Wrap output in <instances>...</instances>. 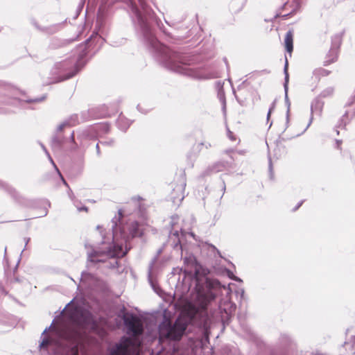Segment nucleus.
<instances>
[{
    "mask_svg": "<svg viewBox=\"0 0 355 355\" xmlns=\"http://www.w3.org/2000/svg\"><path fill=\"white\" fill-rule=\"evenodd\" d=\"M235 279L237 280V281H240V279H238V278H235Z\"/></svg>",
    "mask_w": 355,
    "mask_h": 355,
    "instance_id": "nucleus-31",
    "label": "nucleus"
},
{
    "mask_svg": "<svg viewBox=\"0 0 355 355\" xmlns=\"http://www.w3.org/2000/svg\"><path fill=\"white\" fill-rule=\"evenodd\" d=\"M352 355H355V352Z\"/></svg>",
    "mask_w": 355,
    "mask_h": 355,
    "instance_id": "nucleus-32",
    "label": "nucleus"
},
{
    "mask_svg": "<svg viewBox=\"0 0 355 355\" xmlns=\"http://www.w3.org/2000/svg\"><path fill=\"white\" fill-rule=\"evenodd\" d=\"M179 220L178 216H173L171 218V226L173 228L174 225L177 223L178 220Z\"/></svg>",
    "mask_w": 355,
    "mask_h": 355,
    "instance_id": "nucleus-13",
    "label": "nucleus"
},
{
    "mask_svg": "<svg viewBox=\"0 0 355 355\" xmlns=\"http://www.w3.org/2000/svg\"><path fill=\"white\" fill-rule=\"evenodd\" d=\"M70 324L67 327H51L49 338H44L40 344L41 348L47 347L57 354L71 350V355H78V345L80 339L87 329H94L95 324L90 313L76 300L69 303L62 312Z\"/></svg>",
    "mask_w": 355,
    "mask_h": 355,
    "instance_id": "nucleus-1",
    "label": "nucleus"
},
{
    "mask_svg": "<svg viewBox=\"0 0 355 355\" xmlns=\"http://www.w3.org/2000/svg\"><path fill=\"white\" fill-rule=\"evenodd\" d=\"M42 101V99H34L32 101L33 102H38V101Z\"/></svg>",
    "mask_w": 355,
    "mask_h": 355,
    "instance_id": "nucleus-23",
    "label": "nucleus"
},
{
    "mask_svg": "<svg viewBox=\"0 0 355 355\" xmlns=\"http://www.w3.org/2000/svg\"><path fill=\"white\" fill-rule=\"evenodd\" d=\"M67 125H68V123H65V122H64V123H61L60 125H59L58 126V130L59 131H62V130H63V129H64V128Z\"/></svg>",
    "mask_w": 355,
    "mask_h": 355,
    "instance_id": "nucleus-15",
    "label": "nucleus"
},
{
    "mask_svg": "<svg viewBox=\"0 0 355 355\" xmlns=\"http://www.w3.org/2000/svg\"><path fill=\"white\" fill-rule=\"evenodd\" d=\"M274 106H275V105H272V107L270 108V110H269V112H268V115H267V119H269V117H270V116L271 112H272V109L274 108Z\"/></svg>",
    "mask_w": 355,
    "mask_h": 355,
    "instance_id": "nucleus-19",
    "label": "nucleus"
},
{
    "mask_svg": "<svg viewBox=\"0 0 355 355\" xmlns=\"http://www.w3.org/2000/svg\"><path fill=\"white\" fill-rule=\"evenodd\" d=\"M141 10L138 8H133V11L138 19V21L141 23L144 22L146 20V17L150 15V10L148 8L145 3L141 0H139Z\"/></svg>",
    "mask_w": 355,
    "mask_h": 355,
    "instance_id": "nucleus-5",
    "label": "nucleus"
},
{
    "mask_svg": "<svg viewBox=\"0 0 355 355\" xmlns=\"http://www.w3.org/2000/svg\"><path fill=\"white\" fill-rule=\"evenodd\" d=\"M269 168H270V170H271L272 164H271V161L270 160V162H269Z\"/></svg>",
    "mask_w": 355,
    "mask_h": 355,
    "instance_id": "nucleus-24",
    "label": "nucleus"
},
{
    "mask_svg": "<svg viewBox=\"0 0 355 355\" xmlns=\"http://www.w3.org/2000/svg\"><path fill=\"white\" fill-rule=\"evenodd\" d=\"M96 148L98 149V144H96Z\"/></svg>",
    "mask_w": 355,
    "mask_h": 355,
    "instance_id": "nucleus-30",
    "label": "nucleus"
},
{
    "mask_svg": "<svg viewBox=\"0 0 355 355\" xmlns=\"http://www.w3.org/2000/svg\"><path fill=\"white\" fill-rule=\"evenodd\" d=\"M169 67L175 71H177L178 73H186V69L184 66H182L181 64H170L169 65Z\"/></svg>",
    "mask_w": 355,
    "mask_h": 355,
    "instance_id": "nucleus-11",
    "label": "nucleus"
},
{
    "mask_svg": "<svg viewBox=\"0 0 355 355\" xmlns=\"http://www.w3.org/2000/svg\"><path fill=\"white\" fill-rule=\"evenodd\" d=\"M325 92H324L322 93V96H327V95H329V94H331L333 92V89H328V91H327V94H326Z\"/></svg>",
    "mask_w": 355,
    "mask_h": 355,
    "instance_id": "nucleus-17",
    "label": "nucleus"
},
{
    "mask_svg": "<svg viewBox=\"0 0 355 355\" xmlns=\"http://www.w3.org/2000/svg\"><path fill=\"white\" fill-rule=\"evenodd\" d=\"M47 154H49L47 152H46ZM49 157V159L51 160V163L54 165V166L56 168L53 159H51V157L49 156V155H48Z\"/></svg>",
    "mask_w": 355,
    "mask_h": 355,
    "instance_id": "nucleus-21",
    "label": "nucleus"
},
{
    "mask_svg": "<svg viewBox=\"0 0 355 355\" xmlns=\"http://www.w3.org/2000/svg\"><path fill=\"white\" fill-rule=\"evenodd\" d=\"M74 74H75V73H73V74H71V75H70V76H67V78H69L72 77Z\"/></svg>",
    "mask_w": 355,
    "mask_h": 355,
    "instance_id": "nucleus-25",
    "label": "nucleus"
},
{
    "mask_svg": "<svg viewBox=\"0 0 355 355\" xmlns=\"http://www.w3.org/2000/svg\"><path fill=\"white\" fill-rule=\"evenodd\" d=\"M117 263L116 260L114 259L113 263H111L112 266L114 267Z\"/></svg>",
    "mask_w": 355,
    "mask_h": 355,
    "instance_id": "nucleus-22",
    "label": "nucleus"
},
{
    "mask_svg": "<svg viewBox=\"0 0 355 355\" xmlns=\"http://www.w3.org/2000/svg\"><path fill=\"white\" fill-rule=\"evenodd\" d=\"M195 270H196V273H198V270H197V267L196 266L195 267Z\"/></svg>",
    "mask_w": 355,
    "mask_h": 355,
    "instance_id": "nucleus-28",
    "label": "nucleus"
},
{
    "mask_svg": "<svg viewBox=\"0 0 355 355\" xmlns=\"http://www.w3.org/2000/svg\"><path fill=\"white\" fill-rule=\"evenodd\" d=\"M302 202H300V203L298 205V206L295 208V209H297L299 207H300V206H301V205H302Z\"/></svg>",
    "mask_w": 355,
    "mask_h": 355,
    "instance_id": "nucleus-26",
    "label": "nucleus"
},
{
    "mask_svg": "<svg viewBox=\"0 0 355 355\" xmlns=\"http://www.w3.org/2000/svg\"><path fill=\"white\" fill-rule=\"evenodd\" d=\"M119 217L112 220V232L104 234L101 226H97L103 241L99 247L92 252H88V259L90 262H105L109 259L123 257L128 252L127 245L123 248V243L133 237L141 235V230L136 222L123 225H117Z\"/></svg>",
    "mask_w": 355,
    "mask_h": 355,
    "instance_id": "nucleus-3",
    "label": "nucleus"
},
{
    "mask_svg": "<svg viewBox=\"0 0 355 355\" xmlns=\"http://www.w3.org/2000/svg\"><path fill=\"white\" fill-rule=\"evenodd\" d=\"M227 135H228V137H229V138H230V139H232V140H236V139H235V138H234V137L233 136V133H232V132L229 131V132H228V133H227Z\"/></svg>",
    "mask_w": 355,
    "mask_h": 355,
    "instance_id": "nucleus-18",
    "label": "nucleus"
},
{
    "mask_svg": "<svg viewBox=\"0 0 355 355\" xmlns=\"http://www.w3.org/2000/svg\"><path fill=\"white\" fill-rule=\"evenodd\" d=\"M331 52L334 54V58L331 60V62H334L337 58V51L334 49L332 50Z\"/></svg>",
    "mask_w": 355,
    "mask_h": 355,
    "instance_id": "nucleus-16",
    "label": "nucleus"
},
{
    "mask_svg": "<svg viewBox=\"0 0 355 355\" xmlns=\"http://www.w3.org/2000/svg\"><path fill=\"white\" fill-rule=\"evenodd\" d=\"M181 250H182V256L184 254V263H187L188 266H196V258L190 254H188L186 251L184 247L181 245Z\"/></svg>",
    "mask_w": 355,
    "mask_h": 355,
    "instance_id": "nucleus-6",
    "label": "nucleus"
},
{
    "mask_svg": "<svg viewBox=\"0 0 355 355\" xmlns=\"http://www.w3.org/2000/svg\"><path fill=\"white\" fill-rule=\"evenodd\" d=\"M300 6L299 3L295 0H288L285 4H284V9L288 10L289 8H291V11L288 13L289 15L291 14L293 12L295 11L297 9H298Z\"/></svg>",
    "mask_w": 355,
    "mask_h": 355,
    "instance_id": "nucleus-8",
    "label": "nucleus"
},
{
    "mask_svg": "<svg viewBox=\"0 0 355 355\" xmlns=\"http://www.w3.org/2000/svg\"><path fill=\"white\" fill-rule=\"evenodd\" d=\"M125 324L128 331L133 336L132 338H123L111 350L110 355H138L141 342L137 338L143 331L141 320L132 315L124 317Z\"/></svg>",
    "mask_w": 355,
    "mask_h": 355,
    "instance_id": "nucleus-4",
    "label": "nucleus"
},
{
    "mask_svg": "<svg viewBox=\"0 0 355 355\" xmlns=\"http://www.w3.org/2000/svg\"><path fill=\"white\" fill-rule=\"evenodd\" d=\"M119 214L120 216H121V214H122L121 211H119Z\"/></svg>",
    "mask_w": 355,
    "mask_h": 355,
    "instance_id": "nucleus-29",
    "label": "nucleus"
},
{
    "mask_svg": "<svg viewBox=\"0 0 355 355\" xmlns=\"http://www.w3.org/2000/svg\"><path fill=\"white\" fill-rule=\"evenodd\" d=\"M221 290L225 291L227 295H230L232 292L229 286H222L217 280L207 278L199 279L197 277L196 291L191 297V302L193 304L191 305V310L187 315L182 312L173 326L168 320L164 321L159 328L160 338L180 339L197 311L196 306L205 309L210 301L215 299L218 292Z\"/></svg>",
    "mask_w": 355,
    "mask_h": 355,
    "instance_id": "nucleus-2",
    "label": "nucleus"
},
{
    "mask_svg": "<svg viewBox=\"0 0 355 355\" xmlns=\"http://www.w3.org/2000/svg\"><path fill=\"white\" fill-rule=\"evenodd\" d=\"M230 309L228 311L226 310V309H224V310L227 312V313H231L233 311H234L235 308H236V306L232 303L230 302Z\"/></svg>",
    "mask_w": 355,
    "mask_h": 355,
    "instance_id": "nucleus-14",
    "label": "nucleus"
},
{
    "mask_svg": "<svg viewBox=\"0 0 355 355\" xmlns=\"http://www.w3.org/2000/svg\"><path fill=\"white\" fill-rule=\"evenodd\" d=\"M293 33L291 31H288L286 34L284 43H285V47H286V51L288 53H289L290 54L293 51Z\"/></svg>",
    "mask_w": 355,
    "mask_h": 355,
    "instance_id": "nucleus-7",
    "label": "nucleus"
},
{
    "mask_svg": "<svg viewBox=\"0 0 355 355\" xmlns=\"http://www.w3.org/2000/svg\"><path fill=\"white\" fill-rule=\"evenodd\" d=\"M78 211H82V210L87 211V208L85 207H81V208H78Z\"/></svg>",
    "mask_w": 355,
    "mask_h": 355,
    "instance_id": "nucleus-20",
    "label": "nucleus"
},
{
    "mask_svg": "<svg viewBox=\"0 0 355 355\" xmlns=\"http://www.w3.org/2000/svg\"><path fill=\"white\" fill-rule=\"evenodd\" d=\"M284 73H285V83H284V89H285V97L286 100L288 101V61L286 60L285 67H284Z\"/></svg>",
    "mask_w": 355,
    "mask_h": 355,
    "instance_id": "nucleus-10",
    "label": "nucleus"
},
{
    "mask_svg": "<svg viewBox=\"0 0 355 355\" xmlns=\"http://www.w3.org/2000/svg\"><path fill=\"white\" fill-rule=\"evenodd\" d=\"M223 168H224V166L223 164H216L214 168H213V171L214 172H218V171H221L223 170Z\"/></svg>",
    "mask_w": 355,
    "mask_h": 355,
    "instance_id": "nucleus-12",
    "label": "nucleus"
},
{
    "mask_svg": "<svg viewBox=\"0 0 355 355\" xmlns=\"http://www.w3.org/2000/svg\"><path fill=\"white\" fill-rule=\"evenodd\" d=\"M173 234L177 237H179V234L177 230H173ZM187 234L196 239L195 235L193 232H186L182 228H181V238H178L179 243H181L182 237L187 236Z\"/></svg>",
    "mask_w": 355,
    "mask_h": 355,
    "instance_id": "nucleus-9",
    "label": "nucleus"
},
{
    "mask_svg": "<svg viewBox=\"0 0 355 355\" xmlns=\"http://www.w3.org/2000/svg\"><path fill=\"white\" fill-rule=\"evenodd\" d=\"M350 345L349 343H345V347H348Z\"/></svg>",
    "mask_w": 355,
    "mask_h": 355,
    "instance_id": "nucleus-27",
    "label": "nucleus"
}]
</instances>
